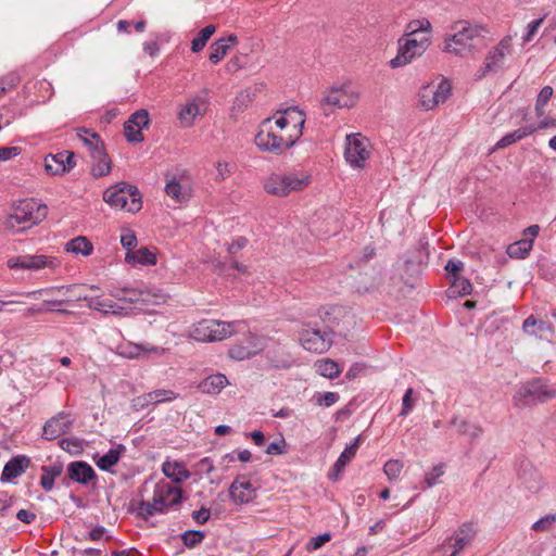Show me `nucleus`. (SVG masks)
Listing matches in <instances>:
<instances>
[{
  "label": "nucleus",
  "mask_w": 556,
  "mask_h": 556,
  "mask_svg": "<svg viewBox=\"0 0 556 556\" xmlns=\"http://www.w3.org/2000/svg\"><path fill=\"white\" fill-rule=\"evenodd\" d=\"M31 465V459L27 455L18 454L11 457L4 465L0 481L10 483L17 477L22 476Z\"/></svg>",
  "instance_id": "a211bd4d"
},
{
  "label": "nucleus",
  "mask_w": 556,
  "mask_h": 556,
  "mask_svg": "<svg viewBox=\"0 0 556 556\" xmlns=\"http://www.w3.org/2000/svg\"><path fill=\"white\" fill-rule=\"evenodd\" d=\"M315 368L320 376L328 379H334L339 377L342 370L339 364L330 358L317 361Z\"/></svg>",
  "instance_id": "58836bf2"
},
{
  "label": "nucleus",
  "mask_w": 556,
  "mask_h": 556,
  "mask_svg": "<svg viewBox=\"0 0 556 556\" xmlns=\"http://www.w3.org/2000/svg\"><path fill=\"white\" fill-rule=\"evenodd\" d=\"M448 291L451 293V296L469 295L472 291V285L470 280L465 277H455L454 279H452V283Z\"/></svg>",
  "instance_id": "49530a36"
},
{
  "label": "nucleus",
  "mask_w": 556,
  "mask_h": 556,
  "mask_svg": "<svg viewBox=\"0 0 556 556\" xmlns=\"http://www.w3.org/2000/svg\"><path fill=\"white\" fill-rule=\"evenodd\" d=\"M430 40L424 36L420 39L410 38L406 39L402 45V39L399 40V52L395 58L390 61L392 68H397L410 63L416 56L421 55L428 48Z\"/></svg>",
  "instance_id": "6e6552de"
},
{
  "label": "nucleus",
  "mask_w": 556,
  "mask_h": 556,
  "mask_svg": "<svg viewBox=\"0 0 556 556\" xmlns=\"http://www.w3.org/2000/svg\"><path fill=\"white\" fill-rule=\"evenodd\" d=\"M215 31L216 26L213 24L206 25L204 28H202L198 36L191 41V51L193 53L202 51Z\"/></svg>",
  "instance_id": "a18cd8bd"
},
{
  "label": "nucleus",
  "mask_w": 556,
  "mask_h": 556,
  "mask_svg": "<svg viewBox=\"0 0 556 556\" xmlns=\"http://www.w3.org/2000/svg\"><path fill=\"white\" fill-rule=\"evenodd\" d=\"M65 251L88 256L92 254L93 245L86 237L79 236L65 243Z\"/></svg>",
  "instance_id": "f704fd0d"
},
{
  "label": "nucleus",
  "mask_w": 556,
  "mask_h": 556,
  "mask_svg": "<svg viewBox=\"0 0 556 556\" xmlns=\"http://www.w3.org/2000/svg\"><path fill=\"white\" fill-rule=\"evenodd\" d=\"M430 256L429 242L426 237L420 238L418 248H416L409 257L405 260L407 267L413 265H426L428 264Z\"/></svg>",
  "instance_id": "2f4dec72"
},
{
  "label": "nucleus",
  "mask_w": 556,
  "mask_h": 556,
  "mask_svg": "<svg viewBox=\"0 0 556 556\" xmlns=\"http://www.w3.org/2000/svg\"><path fill=\"white\" fill-rule=\"evenodd\" d=\"M352 103H349L345 99V91L342 87H332L328 94H326L321 101L320 106L325 111V114L327 113V108H350Z\"/></svg>",
  "instance_id": "a878e982"
},
{
  "label": "nucleus",
  "mask_w": 556,
  "mask_h": 556,
  "mask_svg": "<svg viewBox=\"0 0 556 556\" xmlns=\"http://www.w3.org/2000/svg\"><path fill=\"white\" fill-rule=\"evenodd\" d=\"M406 35H415L417 33L430 31L431 23L427 18L413 20L407 24Z\"/></svg>",
  "instance_id": "5fc2aeb1"
},
{
  "label": "nucleus",
  "mask_w": 556,
  "mask_h": 556,
  "mask_svg": "<svg viewBox=\"0 0 556 556\" xmlns=\"http://www.w3.org/2000/svg\"><path fill=\"white\" fill-rule=\"evenodd\" d=\"M126 451L124 444H117L116 447L110 448L105 454L96 460V465L102 471L113 472L112 467L118 464L123 453Z\"/></svg>",
  "instance_id": "c756f323"
},
{
  "label": "nucleus",
  "mask_w": 556,
  "mask_h": 556,
  "mask_svg": "<svg viewBox=\"0 0 556 556\" xmlns=\"http://www.w3.org/2000/svg\"><path fill=\"white\" fill-rule=\"evenodd\" d=\"M464 268V263L459 260L451 258L447 261L444 269L446 270L447 275L454 279L455 277H459V273Z\"/></svg>",
  "instance_id": "0e129e2a"
},
{
  "label": "nucleus",
  "mask_w": 556,
  "mask_h": 556,
  "mask_svg": "<svg viewBox=\"0 0 556 556\" xmlns=\"http://www.w3.org/2000/svg\"><path fill=\"white\" fill-rule=\"evenodd\" d=\"M300 341L302 346L313 353L321 354L327 352L331 344V334L317 328H308L301 332Z\"/></svg>",
  "instance_id": "9b49d317"
},
{
  "label": "nucleus",
  "mask_w": 556,
  "mask_h": 556,
  "mask_svg": "<svg viewBox=\"0 0 556 556\" xmlns=\"http://www.w3.org/2000/svg\"><path fill=\"white\" fill-rule=\"evenodd\" d=\"M129 514H136V516L144 521H148L155 514H166L168 511L167 500L154 489L151 501H140L135 506L134 503L127 508Z\"/></svg>",
  "instance_id": "1a4fd4ad"
},
{
  "label": "nucleus",
  "mask_w": 556,
  "mask_h": 556,
  "mask_svg": "<svg viewBox=\"0 0 556 556\" xmlns=\"http://www.w3.org/2000/svg\"><path fill=\"white\" fill-rule=\"evenodd\" d=\"M518 479L521 484L531 493H538L542 488V477L538 469L527 459L518 464Z\"/></svg>",
  "instance_id": "f3484780"
},
{
  "label": "nucleus",
  "mask_w": 556,
  "mask_h": 556,
  "mask_svg": "<svg viewBox=\"0 0 556 556\" xmlns=\"http://www.w3.org/2000/svg\"><path fill=\"white\" fill-rule=\"evenodd\" d=\"M237 43H238V37L233 34H230L227 37H222V38L215 40L210 47L211 51L208 54V60L213 64L219 63L227 54L230 47L233 45H237Z\"/></svg>",
  "instance_id": "b1692460"
},
{
  "label": "nucleus",
  "mask_w": 556,
  "mask_h": 556,
  "mask_svg": "<svg viewBox=\"0 0 556 556\" xmlns=\"http://www.w3.org/2000/svg\"><path fill=\"white\" fill-rule=\"evenodd\" d=\"M245 343H238L229 349L228 355L230 358L236 361H244L255 356L258 353L260 348L254 344V338L250 337L245 339Z\"/></svg>",
  "instance_id": "bb28decb"
},
{
  "label": "nucleus",
  "mask_w": 556,
  "mask_h": 556,
  "mask_svg": "<svg viewBox=\"0 0 556 556\" xmlns=\"http://www.w3.org/2000/svg\"><path fill=\"white\" fill-rule=\"evenodd\" d=\"M229 497L236 505H244L253 502L257 496V489L247 479L239 475L229 485Z\"/></svg>",
  "instance_id": "dca6fc26"
},
{
  "label": "nucleus",
  "mask_w": 556,
  "mask_h": 556,
  "mask_svg": "<svg viewBox=\"0 0 556 556\" xmlns=\"http://www.w3.org/2000/svg\"><path fill=\"white\" fill-rule=\"evenodd\" d=\"M121 292L123 293V295H121L119 293H115L114 296L117 298L119 301L127 302L130 304H157L160 303L159 300H162L161 295L156 293H151V291L148 288L138 289L124 287L121 289Z\"/></svg>",
  "instance_id": "6ab92c4d"
},
{
  "label": "nucleus",
  "mask_w": 556,
  "mask_h": 556,
  "mask_svg": "<svg viewBox=\"0 0 556 556\" xmlns=\"http://www.w3.org/2000/svg\"><path fill=\"white\" fill-rule=\"evenodd\" d=\"M249 243L248 238L240 236L237 237L231 243H226V250L229 254L235 255L240 250L244 249Z\"/></svg>",
  "instance_id": "69168bd1"
},
{
  "label": "nucleus",
  "mask_w": 556,
  "mask_h": 556,
  "mask_svg": "<svg viewBox=\"0 0 556 556\" xmlns=\"http://www.w3.org/2000/svg\"><path fill=\"white\" fill-rule=\"evenodd\" d=\"M76 166L75 153L73 151H63V165L61 167L48 164L47 173L51 176L70 173Z\"/></svg>",
  "instance_id": "4c0bfd02"
},
{
  "label": "nucleus",
  "mask_w": 556,
  "mask_h": 556,
  "mask_svg": "<svg viewBox=\"0 0 556 556\" xmlns=\"http://www.w3.org/2000/svg\"><path fill=\"white\" fill-rule=\"evenodd\" d=\"M456 33L445 38L444 51L459 56H467L482 41V26L471 25L467 22L456 24Z\"/></svg>",
  "instance_id": "7ed1b4c3"
},
{
  "label": "nucleus",
  "mask_w": 556,
  "mask_h": 556,
  "mask_svg": "<svg viewBox=\"0 0 556 556\" xmlns=\"http://www.w3.org/2000/svg\"><path fill=\"white\" fill-rule=\"evenodd\" d=\"M318 315L330 334L336 331L342 333L349 330L350 323L345 320L349 317V312L343 306L332 305L328 308L324 307L319 309Z\"/></svg>",
  "instance_id": "f8f14e48"
},
{
  "label": "nucleus",
  "mask_w": 556,
  "mask_h": 556,
  "mask_svg": "<svg viewBox=\"0 0 556 556\" xmlns=\"http://www.w3.org/2000/svg\"><path fill=\"white\" fill-rule=\"evenodd\" d=\"M532 250V240L531 239H520L507 248V254L511 258L523 260L526 258L530 251Z\"/></svg>",
  "instance_id": "ea45409f"
},
{
  "label": "nucleus",
  "mask_w": 556,
  "mask_h": 556,
  "mask_svg": "<svg viewBox=\"0 0 556 556\" xmlns=\"http://www.w3.org/2000/svg\"><path fill=\"white\" fill-rule=\"evenodd\" d=\"M545 323L542 320H538L533 315H530L523 320L522 329L528 334H535L536 329L542 331L544 329Z\"/></svg>",
  "instance_id": "bf43d9fd"
},
{
  "label": "nucleus",
  "mask_w": 556,
  "mask_h": 556,
  "mask_svg": "<svg viewBox=\"0 0 556 556\" xmlns=\"http://www.w3.org/2000/svg\"><path fill=\"white\" fill-rule=\"evenodd\" d=\"M331 538H332V535L330 532H324L321 534L313 536L306 543V549L308 552L317 551L320 547H323L327 542H329L331 540Z\"/></svg>",
  "instance_id": "13d9d810"
},
{
  "label": "nucleus",
  "mask_w": 556,
  "mask_h": 556,
  "mask_svg": "<svg viewBox=\"0 0 556 556\" xmlns=\"http://www.w3.org/2000/svg\"><path fill=\"white\" fill-rule=\"evenodd\" d=\"M432 102H424L427 108H435L438 104L446 101L451 94V85L446 79L439 83L435 90H431Z\"/></svg>",
  "instance_id": "37998d69"
},
{
  "label": "nucleus",
  "mask_w": 556,
  "mask_h": 556,
  "mask_svg": "<svg viewBox=\"0 0 556 556\" xmlns=\"http://www.w3.org/2000/svg\"><path fill=\"white\" fill-rule=\"evenodd\" d=\"M97 478L98 476L91 465L84 460H75L67 465L66 476L62 479V483L66 486L71 482L88 485Z\"/></svg>",
  "instance_id": "2eb2a0df"
},
{
  "label": "nucleus",
  "mask_w": 556,
  "mask_h": 556,
  "mask_svg": "<svg viewBox=\"0 0 556 556\" xmlns=\"http://www.w3.org/2000/svg\"><path fill=\"white\" fill-rule=\"evenodd\" d=\"M508 47L509 45L505 39H503L497 46L493 47L485 56V68L492 70L493 73H497L504 64L505 51Z\"/></svg>",
  "instance_id": "393cba45"
},
{
  "label": "nucleus",
  "mask_w": 556,
  "mask_h": 556,
  "mask_svg": "<svg viewBox=\"0 0 556 556\" xmlns=\"http://www.w3.org/2000/svg\"><path fill=\"white\" fill-rule=\"evenodd\" d=\"M534 132L533 125H527L523 127H520L511 132L506 134L503 136L496 143V148L502 149L506 148L517 141L522 140L523 138L532 135Z\"/></svg>",
  "instance_id": "72a5a7b5"
},
{
  "label": "nucleus",
  "mask_w": 556,
  "mask_h": 556,
  "mask_svg": "<svg viewBox=\"0 0 556 556\" xmlns=\"http://www.w3.org/2000/svg\"><path fill=\"white\" fill-rule=\"evenodd\" d=\"M233 332V323L219 321L216 319H203L199 321L193 330L192 338L202 342L222 341Z\"/></svg>",
  "instance_id": "423d86ee"
},
{
  "label": "nucleus",
  "mask_w": 556,
  "mask_h": 556,
  "mask_svg": "<svg viewBox=\"0 0 556 556\" xmlns=\"http://www.w3.org/2000/svg\"><path fill=\"white\" fill-rule=\"evenodd\" d=\"M48 214L46 204L38 203L35 199L18 201L14 213L9 215L4 222L5 228L15 232H24L26 229L40 224Z\"/></svg>",
  "instance_id": "f03ea898"
},
{
  "label": "nucleus",
  "mask_w": 556,
  "mask_h": 556,
  "mask_svg": "<svg viewBox=\"0 0 556 556\" xmlns=\"http://www.w3.org/2000/svg\"><path fill=\"white\" fill-rule=\"evenodd\" d=\"M90 298L89 295L87 294H83L81 292L75 294L72 299H62V300H45L43 301V304H48V305H65V304H70L72 302H79V301H84L86 302V304L88 305L89 304V301H90Z\"/></svg>",
  "instance_id": "e2e57ef3"
},
{
  "label": "nucleus",
  "mask_w": 556,
  "mask_h": 556,
  "mask_svg": "<svg viewBox=\"0 0 556 556\" xmlns=\"http://www.w3.org/2000/svg\"><path fill=\"white\" fill-rule=\"evenodd\" d=\"M445 472V464L441 463L434 466L431 471L427 472L425 476V483L427 488H432L438 483L440 477H442Z\"/></svg>",
  "instance_id": "6e6d98bb"
},
{
  "label": "nucleus",
  "mask_w": 556,
  "mask_h": 556,
  "mask_svg": "<svg viewBox=\"0 0 556 556\" xmlns=\"http://www.w3.org/2000/svg\"><path fill=\"white\" fill-rule=\"evenodd\" d=\"M228 384V379L223 374H214L204 378L198 389L204 394L216 395Z\"/></svg>",
  "instance_id": "cd10ccee"
},
{
  "label": "nucleus",
  "mask_w": 556,
  "mask_h": 556,
  "mask_svg": "<svg viewBox=\"0 0 556 556\" xmlns=\"http://www.w3.org/2000/svg\"><path fill=\"white\" fill-rule=\"evenodd\" d=\"M403 464L400 460L389 459L383 466V471L389 479L393 480L400 476Z\"/></svg>",
  "instance_id": "052dcab7"
},
{
  "label": "nucleus",
  "mask_w": 556,
  "mask_h": 556,
  "mask_svg": "<svg viewBox=\"0 0 556 556\" xmlns=\"http://www.w3.org/2000/svg\"><path fill=\"white\" fill-rule=\"evenodd\" d=\"M59 444L62 450L72 454H78L83 450V441L75 437L64 438Z\"/></svg>",
  "instance_id": "864d4df0"
},
{
  "label": "nucleus",
  "mask_w": 556,
  "mask_h": 556,
  "mask_svg": "<svg viewBox=\"0 0 556 556\" xmlns=\"http://www.w3.org/2000/svg\"><path fill=\"white\" fill-rule=\"evenodd\" d=\"M88 307L90 309L99 311L103 314L112 313L115 315L122 314V311L124 309L122 306L111 300H100L97 296L90 298Z\"/></svg>",
  "instance_id": "c9c22d12"
},
{
  "label": "nucleus",
  "mask_w": 556,
  "mask_h": 556,
  "mask_svg": "<svg viewBox=\"0 0 556 556\" xmlns=\"http://www.w3.org/2000/svg\"><path fill=\"white\" fill-rule=\"evenodd\" d=\"M126 263L140 265H155L156 255L148 248H140L137 251H129L125 255Z\"/></svg>",
  "instance_id": "473e14b6"
},
{
  "label": "nucleus",
  "mask_w": 556,
  "mask_h": 556,
  "mask_svg": "<svg viewBox=\"0 0 556 556\" xmlns=\"http://www.w3.org/2000/svg\"><path fill=\"white\" fill-rule=\"evenodd\" d=\"M180 539L187 548H193L203 542L205 532L202 530H187L180 534Z\"/></svg>",
  "instance_id": "8fccbe9b"
},
{
  "label": "nucleus",
  "mask_w": 556,
  "mask_h": 556,
  "mask_svg": "<svg viewBox=\"0 0 556 556\" xmlns=\"http://www.w3.org/2000/svg\"><path fill=\"white\" fill-rule=\"evenodd\" d=\"M77 288H79L78 285L54 286V287L43 288V289L34 290V291H29V292L17 293V294L18 295H25V296H28V298H37L38 295L49 294V293H53L55 291L63 292V293H68V292L75 291Z\"/></svg>",
  "instance_id": "09e8293b"
},
{
  "label": "nucleus",
  "mask_w": 556,
  "mask_h": 556,
  "mask_svg": "<svg viewBox=\"0 0 556 556\" xmlns=\"http://www.w3.org/2000/svg\"><path fill=\"white\" fill-rule=\"evenodd\" d=\"M66 417L67 415L62 412L48 419L43 425L42 438L51 441L68 432L72 427V421L64 420Z\"/></svg>",
  "instance_id": "412c9836"
},
{
  "label": "nucleus",
  "mask_w": 556,
  "mask_h": 556,
  "mask_svg": "<svg viewBox=\"0 0 556 556\" xmlns=\"http://www.w3.org/2000/svg\"><path fill=\"white\" fill-rule=\"evenodd\" d=\"M362 440L363 437L359 434L349 445L345 446L343 452L339 455L338 459L333 464L331 471L328 473L329 480L333 482L339 480L340 475L344 470L348 463L355 456Z\"/></svg>",
  "instance_id": "aec40b11"
},
{
  "label": "nucleus",
  "mask_w": 556,
  "mask_h": 556,
  "mask_svg": "<svg viewBox=\"0 0 556 556\" xmlns=\"http://www.w3.org/2000/svg\"><path fill=\"white\" fill-rule=\"evenodd\" d=\"M81 130L85 135H88L92 138L90 142H87V147L89 149L90 156L92 160L101 155L108 154L105 151L104 142L99 134H97L92 129H87L85 127H81Z\"/></svg>",
  "instance_id": "79ce46f5"
},
{
  "label": "nucleus",
  "mask_w": 556,
  "mask_h": 556,
  "mask_svg": "<svg viewBox=\"0 0 556 556\" xmlns=\"http://www.w3.org/2000/svg\"><path fill=\"white\" fill-rule=\"evenodd\" d=\"M81 130L85 135H88L92 138L90 142H87V147L89 149L90 156L92 160L101 155L108 154L105 151L104 142L99 134H97L92 129H87L85 127H81Z\"/></svg>",
  "instance_id": "a19ab883"
},
{
  "label": "nucleus",
  "mask_w": 556,
  "mask_h": 556,
  "mask_svg": "<svg viewBox=\"0 0 556 556\" xmlns=\"http://www.w3.org/2000/svg\"><path fill=\"white\" fill-rule=\"evenodd\" d=\"M179 394L174 392L173 390L157 389L149 392L150 403L152 405L172 402L178 399Z\"/></svg>",
  "instance_id": "3c124183"
},
{
  "label": "nucleus",
  "mask_w": 556,
  "mask_h": 556,
  "mask_svg": "<svg viewBox=\"0 0 556 556\" xmlns=\"http://www.w3.org/2000/svg\"><path fill=\"white\" fill-rule=\"evenodd\" d=\"M162 471L164 476L170 479L175 483H182L190 477L189 470L185 467L181 462H169L166 460L162 465Z\"/></svg>",
  "instance_id": "c85d7f7f"
},
{
  "label": "nucleus",
  "mask_w": 556,
  "mask_h": 556,
  "mask_svg": "<svg viewBox=\"0 0 556 556\" xmlns=\"http://www.w3.org/2000/svg\"><path fill=\"white\" fill-rule=\"evenodd\" d=\"M94 163L90 168V175L93 178H101L111 173L112 162L109 154L101 155L92 160Z\"/></svg>",
  "instance_id": "c03bdc74"
},
{
  "label": "nucleus",
  "mask_w": 556,
  "mask_h": 556,
  "mask_svg": "<svg viewBox=\"0 0 556 556\" xmlns=\"http://www.w3.org/2000/svg\"><path fill=\"white\" fill-rule=\"evenodd\" d=\"M64 466L62 462H55L51 466H42V475L40 477V486L46 492H50L54 488V480L62 475Z\"/></svg>",
  "instance_id": "7c9ffc66"
},
{
  "label": "nucleus",
  "mask_w": 556,
  "mask_h": 556,
  "mask_svg": "<svg viewBox=\"0 0 556 556\" xmlns=\"http://www.w3.org/2000/svg\"><path fill=\"white\" fill-rule=\"evenodd\" d=\"M60 261L56 257L46 255H23L11 257L8 260L7 265L10 269H27L39 270L46 267L56 268L60 266Z\"/></svg>",
  "instance_id": "9d476101"
},
{
  "label": "nucleus",
  "mask_w": 556,
  "mask_h": 556,
  "mask_svg": "<svg viewBox=\"0 0 556 556\" xmlns=\"http://www.w3.org/2000/svg\"><path fill=\"white\" fill-rule=\"evenodd\" d=\"M150 124L149 112L146 109H140L132 113L124 124V135L129 143H139L144 140L141 132Z\"/></svg>",
  "instance_id": "4468645a"
},
{
  "label": "nucleus",
  "mask_w": 556,
  "mask_h": 556,
  "mask_svg": "<svg viewBox=\"0 0 556 556\" xmlns=\"http://www.w3.org/2000/svg\"><path fill=\"white\" fill-rule=\"evenodd\" d=\"M291 112L299 114L296 126L300 128L296 130V134L289 135L286 138L278 136L271 129V118L267 117L261 123V128L254 138V142L261 151L280 155L296 143L303 134L305 115L296 106L288 108L282 113L290 114Z\"/></svg>",
  "instance_id": "f257e3e1"
},
{
  "label": "nucleus",
  "mask_w": 556,
  "mask_h": 556,
  "mask_svg": "<svg viewBox=\"0 0 556 556\" xmlns=\"http://www.w3.org/2000/svg\"><path fill=\"white\" fill-rule=\"evenodd\" d=\"M195 470L198 473H203L208 476L214 470V464L211 457L201 458L195 465Z\"/></svg>",
  "instance_id": "774afa93"
},
{
  "label": "nucleus",
  "mask_w": 556,
  "mask_h": 556,
  "mask_svg": "<svg viewBox=\"0 0 556 556\" xmlns=\"http://www.w3.org/2000/svg\"><path fill=\"white\" fill-rule=\"evenodd\" d=\"M556 397V390L551 389L542 378H532L519 386L513 395V404L517 408L534 406Z\"/></svg>",
  "instance_id": "20e7f679"
},
{
  "label": "nucleus",
  "mask_w": 556,
  "mask_h": 556,
  "mask_svg": "<svg viewBox=\"0 0 556 556\" xmlns=\"http://www.w3.org/2000/svg\"><path fill=\"white\" fill-rule=\"evenodd\" d=\"M306 179L299 178L294 174H271L264 184L267 193L277 197H286L292 191H300L306 186Z\"/></svg>",
  "instance_id": "0eeeda50"
},
{
  "label": "nucleus",
  "mask_w": 556,
  "mask_h": 556,
  "mask_svg": "<svg viewBox=\"0 0 556 556\" xmlns=\"http://www.w3.org/2000/svg\"><path fill=\"white\" fill-rule=\"evenodd\" d=\"M414 389L408 388L402 397V409L399 417H406L414 408L416 399L413 397Z\"/></svg>",
  "instance_id": "4d7b16f0"
},
{
  "label": "nucleus",
  "mask_w": 556,
  "mask_h": 556,
  "mask_svg": "<svg viewBox=\"0 0 556 556\" xmlns=\"http://www.w3.org/2000/svg\"><path fill=\"white\" fill-rule=\"evenodd\" d=\"M476 533L477 530L472 522L460 525L457 532L450 539L451 541L454 540V543L451 545L453 547L451 556H457L475 539Z\"/></svg>",
  "instance_id": "5701e85b"
},
{
  "label": "nucleus",
  "mask_w": 556,
  "mask_h": 556,
  "mask_svg": "<svg viewBox=\"0 0 556 556\" xmlns=\"http://www.w3.org/2000/svg\"><path fill=\"white\" fill-rule=\"evenodd\" d=\"M165 192L179 203L188 201L190 197L188 191L182 190L180 182L176 178H173L166 184Z\"/></svg>",
  "instance_id": "de8ad7c7"
},
{
  "label": "nucleus",
  "mask_w": 556,
  "mask_h": 556,
  "mask_svg": "<svg viewBox=\"0 0 556 556\" xmlns=\"http://www.w3.org/2000/svg\"><path fill=\"white\" fill-rule=\"evenodd\" d=\"M205 101L197 97L191 102L186 103L178 113L179 121L187 127L193 125L194 118L205 113Z\"/></svg>",
  "instance_id": "4be33fe9"
},
{
  "label": "nucleus",
  "mask_w": 556,
  "mask_h": 556,
  "mask_svg": "<svg viewBox=\"0 0 556 556\" xmlns=\"http://www.w3.org/2000/svg\"><path fill=\"white\" fill-rule=\"evenodd\" d=\"M340 400V394L338 392H331V391H328V392H316L313 397H312V401H314V403L318 406H321V407H330L332 405H334L338 401Z\"/></svg>",
  "instance_id": "603ef678"
},
{
  "label": "nucleus",
  "mask_w": 556,
  "mask_h": 556,
  "mask_svg": "<svg viewBox=\"0 0 556 556\" xmlns=\"http://www.w3.org/2000/svg\"><path fill=\"white\" fill-rule=\"evenodd\" d=\"M450 426L457 427V432L460 435H468L470 439H477L482 433V428L479 425L470 424L465 419L454 417L450 421Z\"/></svg>",
  "instance_id": "e433bc0d"
},
{
  "label": "nucleus",
  "mask_w": 556,
  "mask_h": 556,
  "mask_svg": "<svg viewBox=\"0 0 556 556\" xmlns=\"http://www.w3.org/2000/svg\"><path fill=\"white\" fill-rule=\"evenodd\" d=\"M556 521V515L555 514H547L540 519H538L535 522H533L531 529L536 532H543L551 528V526Z\"/></svg>",
  "instance_id": "680f3d73"
},
{
  "label": "nucleus",
  "mask_w": 556,
  "mask_h": 556,
  "mask_svg": "<svg viewBox=\"0 0 556 556\" xmlns=\"http://www.w3.org/2000/svg\"><path fill=\"white\" fill-rule=\"evenodd\" d=\"M103 201L114 208L137 213L142 208V194L135 185L119 182L103 192Z\"/></svg>",
  "instance_id": "39448f33"
},
{
  "label": "nucleus",
  "mask_w": 556,
  "mask_h": 556,
  "mask_svg": "<svg viewBox=\"0 0 556 556\" xmlns=\"http://www.w3.org/2000/svg\"><path fill=\"white\" fill-rule=\"evenodd\" d=\"M346 144L344 150V157L346 163L352 167H364L365 161L369 157V151L359 135L350 134L345 138Z\"/></svg>",
  "instance_id": "ddd939ff"
},
{
  "label": "nucleus",
  "mask_w": 556,
  "mask_h": 556,
  "mask_svg": "<svg viewBox=\"0 0 556 556\" xmlns=\"http://www.w3.org/2000/svg\"><path fill=\"white\" fill-rule=\"evenodd\" d=\"M138 243L137 236L132 230H126L121 237V244L128 252L136 248Z\"/></svg>",
  "instance_id": "338daca9"
}]
</instances>
